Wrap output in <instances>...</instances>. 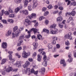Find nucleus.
Masks as SVG:
<instances>
[{"label":"nucleus","mask_w":76,"mask_h":76,"mask_svg":"<svg viewBox=\"0 0 76 76\" xmlns=\"http://www.w3.org/2000/svg\"><path fill=\"white\" fill-rule=\"evenodd\" d=\"M62 20H63V18L61 16L57 18V22H58V21L61 22V21H62Z\"/></svg>","instance_id":"15"},{"label":"nucleus","mask_w":76,"mask_h":76,"mask_svg":"<svg viewBox=\"0 0 76 76\" xmlns=\"http://www.w3.org/2000/svg\"><path fill=\"white\" fill-rule=\"evenodd\" d=\"M24 35H25V34H23L21 35V36H20L19 37V39L18 40V41H20V39H24V38L25 37H24Z\"/></svg>","instance_id":"14"},{"label":"nucleus","mask_w":76,"mask_h":76,"mask_svg":"<svg viewBox=\"0 0 76 76\" xmlns=\"http://www.w3.org/2000/svg\"><path fill=\"white\" fill-rule=\"evenodd\" d=\"M73 20V18L72 17H70L68 20V23H69L70 20Z\"/></svg>","instance_id":"34"},{"label":"nucleus","mask_w":76,"mask_h":76,"mask_svg":"<svg viewBox=\"0 0 76 76\" xmlns=\"http://www.w3.org/2000/svg\"><path fill=\"white\" fill-rule=\"evenodd\" d=\"M46 10H47V8L45 7H43L42 9V11L43 12H45Z\"/></svg>","instance_id":"57"},{"label":"nucleus","mask_w":76,"mask_h":76,"mask_svg":"<svg viewBox=\"0 0 76 76\" xmlns=\"http://www.w3.org/2000/svg\"><path fill=\"white\" fill-rule=\"evenodd\" d=\"M45 19V17L43 16H41L39 18V20L41 21L42 20V19Z\"/></svg>","instance_id":"43"},{"label":"nucleus","mask_w":76,"mask_h":76,"mask_svg":"<svg viewBox=\"0 0 76 76\" xmlns=\"http://www.w3.org/2000/svg\"><path fill=\"white\" fill-rule=\"evenodd\" d=\"M64 37L65 38H66V39H70V40H72V36H69V35H68L67 34H66L64 36Z\"/></svg>","instance_id":"10"},{"label":"nucleus","mask_w":76,"mask_h":76,"mask_svg":"<svg viewBox=\"0 0 76 76\" xmlns=\"http://www.w3.org/2000/svg\"><path fill=\"white\" fill-rule=\"evenodd\" d=\"M27 19H31L32 18V15H30L27 16L26 17Z\"/></svg>","instance_id":"39"},{"label":"nucleus","mask_w":76,"mask_h":76,"mask_svg":"<svg viewBox=\"0 0 76 76\" xmlns=\"http://www.w3.org/2000/svg\"><path fill=\"white\" fill-rule=\"evenodd\" d=\"M37 38L38 39L40 40V39H42V36L39 34L37 35Z\"/></svg>","instance_id":"22"},{"label":"nucleus","mask_w":76,"mask_h":76,"mask_svg":"<svg viewBox=\"0 0 76 76\" xmlns=\"http://www.w3.org/2000/svg\"><path fill=\"white\" fill-rule=\"evenodd\" d=\"M60 63L61 64H63V67H65L66 66V64L65 63V61L64 60V59H61Z\"/></svg>","instance_id":"8"},{"label":"nucleus","mask_w":76,"mask_h":76,"mask_svg":"<svg viewBox=\"0 0 76 76\" xmlns=\"http://www.w3.org/2000/svg\"><path fill=\"white\" fill-rule=\"evenodd\" d=\"M11 34H12V31L10 30H9L6 34V36H7V37H8V36H10V35H11Z\"/></svg>","instance_id":"17"},{"label":"nucleus","mask_w":76,"mask_h":76,"mask_svg":"<svg viewBox=\"0 0 76 76\" xmlns=\"http://www.w3.org/2000/svg\"><path fill=\"white\" fill-rule=\"evenodd\" d=\"M9 12L11 13H13V11L11 9V7H9Z\"/></svg>","instance_id":"36"},{"label":"nucleus","mask_w":76,"mask_h":76,"mask_svg":"<svg viewBox=\"0 0 76 76\" xmlns=\"http://www.w3.org/2000/svg\"><path fill=\"white\" fill-rule=\"evenodd\" d=\"M26 53H27L25 51H23L22 53V57H23V56L25 55Z\"/></svg>","instance_id":"52"},{"label":"nucleus","mask_w":76,"mask_h":76,"mask_svg":"<svg viewBox=\"0 0 76 76\" xmlns=\"http://www.w3.org/2000/svg\"><path fill=\"white\" fill-rule=\"evenodd\" d=\"M8 53L10 54L8 56V57L9 58V59L10 61H12V63L14 62V61H15V59L12 58V54H13V52L10 51L8 52Z\"/></svg>","instance_id":"3"},{"label":"nucleus","mask_w":76,"mask_h":76,"mask_svg":"<svg viewBox=\"0 0 76 76\" xmlns=\"http://www.w3.org/2000/svg\"><path fill=\"white\" fill-rule=\"evenodd\" d=\"M31 23V22L28 19H26L25 20V21L24 23V24L27 27L28 25H30Z\"/></svg>","instance_id":"2"},{"label":"nucleus","mask_w":76,"mask_h":76,"mask_svg":"<svg viewBox=\"0 0 76 76\" xmlns=\"http://www.w3.org/2000/svg\"><path fill=\"white\" fill-rule=\"evenodd\" d=\"M7 22H10V23H13V22H14V21H13V20L11 19H8L7 20Z\"/></svg>","instance_id":"29"},{"label":"nucleus","mask_w":76,"mask_h":76,"mask_svg":"<svg viewBox=\"0 0 76 76\" xmlns=\"http://www.w3.org/2000/svg\"><path fill=\"white\" fill-rule=\"evenodd\" d=\"M48 8L49 9H52L53 8V6L51 4H50L48 7Z\"/></svg>","instance_id":"44"},{"label":"nucleus","mask_w":76,"mask_h":76,"mask_svg":"<svg viewBox=\"0 0 76 76\" xmlns=\"http://www.w3.org/2000/svg\"><path fill=\"white\" fill-rule=\"evenodd\" d=\"M7 61V59H3L1 61V64H4Z\"/></svg>","instance_id":"18"},{"label":"nucleus","mask_w":76,"mask_h":76,"mask_svg":"<svg viewBox=\"0 0 76 76\" xmlns=\"http://www.w3.org/2000/svg\"><path fill=\"white\" fill-rule=\"evenodd\" d=\"M1 47L3 48L6 49L7 47V44L6 42H4L2 44Z\"/></svg>","instance_id":"6"},{"label":"nucleus","mask_w":76,"mask_h":76,"mask_svg":"<svg viewBox=\"0 0 76 76\" xmlns=\"http://www.w3.org/2000/svg\"><path fill=\"white\" fill-rule=\"evenodd\" d=\"M25 63L28 66H29V64H30V62H29V61H26Z\"/></svg>","instance_id":"47"},{"label":"nucleus","mask_w":76,"mask_h":76,"mask_svg":"<svg viewBox=\"0 0 76 76\" xmlns=\"http://www.w3.org/2000/svg\"><path fill=\"white\" fill-rule=\"evenodd\" d=\"M18 71V69H13L12 68V72H17Z\"/></svg>","instance_id":"55"},{"label":"nucleus","mask_w":76,"mask_h":76,"mask_svg":"<svg viewBox=\"0 0 76 76\" xmlns=\"http://www.w3.org/2000/svg\"><path fill=\"white\" fill-rule=\"evenodd\" d=\"M20 10V8L19 7H17L15 8V13H18L19 11Z\"/></svg>","instance_id":"28"},{"label":"nucleus","mask_w":76,"mask_h":76,"mask_svg":"<svg viewBox=\"0 0 76 76\" xmlns=\"http://www.w3.org/2000/svg\"><path fill=\"white\" fill-rule=\"evenodd\" d=\"M73 60V58H69V59H68V61L69 62H72Z\"/></svg>","instance_id":"46"},{"label":"nucleus","mask_w":76,"mask_h":76,"mask_svg":"<svg viewBox=\"0 0 76 76\" xmlns=\"http://www.w3.org/2000/svg\"><path fill=\"white\" fill-rule=\"evenodd\" d=\"M43 32H46L47 34L49 33V30L47 29H44L43 30Z\"/></svg>","instance_id":"25"},{"label":"nucleus","mask_w":76,"mask_h":76,"mask_svg":"<svg viewBox=\"0 0 76 76\" xmlns=\"http://www.w3.org/2000/svg\"><path fill=\"white\" fill-rule=\"evenodd\" d=\"M44 49L43 48H41L39 49L38 51L39 52H40V51H44Z\"/></svg>","instance_id":"61"},{"label":"nucleus","mask_w":76,"mask_h":76,"mask_svg":"<svg viewBox=\"0 0 76 76\" xmlns=\"http://www.w3.org/2000/svg\"><path fill=\"white\" fill-rule=\"evenodd\" d=\"M22 50V47H20L18 48L17 50V51H20V50Z\"/></svg>","instance_id":"56"},{"label":"nucleus","mask_w":76,"mask_h":76,"mask_svg":"<svg viewBox=\"0 0 76 76\" xmlns=\"http://www.w3.org/2000/svg\"><path fill=\"white\" fill-rule=\"evenodd\" d=\"M23 67L24 68H26V73H28V72H30V71L29 70V69L26 68L28 67V65L26 64L25 63V64L23 65Z\"/></svg>","instance_id":"7"},{"label":"nucleus","mask_w":76,"mask_h":76,"mask_svg":"<svg viewBox=\"0 0 76 76\" xmlns=\"http://www.w3.org/2000/svg\"><path fill=\"white\" fill-rule=\"evenodd\" d=\"M37 60L38 61H41V58H42V56H40V55L38 54L37 56Z\"/></svg>","instance_id":"11"},{"label":"nucleus","mask_w":76,"mask_h":76,"mask_svg":"<svg viewBox=\"0 0 76 76\" xmlns=\"http://www.w3.org/2000/svg\"><path fill=\"white\" fill-rule=\"evenodd\" d=\"M12 67H10L7 68L6 69V71L7 72H10V71H12Z\"/></svg>","instance_id":"19"},{"label":"nucleus","mask_w":76,"mask_h":76,"mask_svg":"<svg viewBox=\"0 0 76 76\" xmlns=\"http://www.w3.org/2000/svg\"><path fill=\"white\" fill-rule=\"evenodd\" d=\"M23 14H24V15H28V11L26 10H24Z\"/></svg>","instance_id":"23"},{"label":"nucleus","mask_w":76,"mask_h":76,"mask_svg":"<svg viewBox=\"0 0 76 76\" xmlns=\"http://www.w3.org/2000/svg\"><path fill=\"white\" fill-rule=\"evenodd\" d=\"M33 45L34 47V50H35L37 48V47H38V43L34 42L33 43Z\"/></svg>","instance_id":"12"},{"label":"nucleus","mask_w":76,"mask_h":76,"mask_svg":"<svg viewBox=\"0 0 76 76\" xmlns=\"http://www.w3.org/2000/svg\"><path fill=\"white\" fill-rule=\"evenodd\" d=\"M15 16L14 14H11L10 15V18H15Z\"/></svg>","instance_id":"42"},{"label":"nucleus","mask_w":76,"mask_h":76,"mask_svg":"<svg viewBox=\"0 0 76 76\" xmlns=\"http://www.w3.org/2000/svg\"><path fill=\"white\" fill-rule=\"evenodd\" d=\"M58 9L60 10H63L64 8L62 7H60L58 8Z\"/></svg>","instance_id":"50"},{"label":"nucleus","mask_w":76,"mask_h":76,"mask_svg":"<svg viewBox=\"0 0 76 76\" xmlns=\"http://www.w3.org/2000/svg\"><path fill=\"white\" fill-rule=\"evenodd\" d=\"M32 6L31 5H29L28 7V10L29 11L32 10Z\"/></svg>","instance_id":"38"},{"label":"nucleus","mask_w":76,"mask_h":76,"mask_svg":"<svg viewBox=\"0 0 76 76\" xmlns=\"http://www.w3.org/2000/svg\"><path fill=\"white\" fill-rule=\"evenodd\" d=\"M38 68V66L36 65H34L33 66V69H37Z\"/></svg>","instance_id":"62"},{"label":"nucleus","mask_w":76,"mask_h":76,"mask_svg":"<svg viewBox=\"0 0 76 76\" xmlns=\"http://www.w3.org/2000/svg\"><path fill=\"white\" fill-rule=\"evenodd\" d=\"M30 56V53L28 54V53H26V54L23 57L24 58H27V57H28V56Z\"/></svg>","instance_id":"24"},{"label":"nucleus","mask_w":76,"mask_h":76,"mask_svg":"<svg viewBox=\"0 0 76 76\" xmlns=\"http://www.w3.org/2000/svg\"><path fill=\"white\" fill-rule=\"evenodd\" d=\"M22 0H15V3L17 4L19 3Z\"/></svg>","instance_id":"37"},{"label":"nucleus","mask_w":76,"mask_h":76,"mask_svg":"<svg viewBox=\"0 0 76 76\" xmlns=\"http://www.w3.org/2000/svg\"><path fill=\"white\" fill-rule=\"evenodd\" d=\"M16 66L18 67H20L21 66V62L20 61H17L16 64Z\"/></svg>","instance_id":"13"},{"label":"nucleus","mask_w":76,"mask_h":76,"mask_svg":"<svg viewBox=\"0 0 76 76\" xmlns=\"http://www.w3.org/2000/svg\"><path fill=\"white\" fill-rule=\"evenodd\" d=\"M69 15L70 16L72 15V16H74L76 15V12L75 11H72L71 13H70Z\"/></svg>","instance_id":"21"},{"label":"nucleus","mask_w":76,"mask_h":76,"mask_svg":"<svg viewBox=\"0 0 76 76\" xmlns=\"http://www.w3.org/2000/svg\"><path fill=\"white\" fill-rule=\"evenodd\" d=\"M56 26V24H53L50 26V28H54Z\"/></svg>","instance_id":"32"},{"label":"nucleus","mask_w":76,"mask_h":76,"mask_svg":"<svg viewBox=\"0 0 76 76\" xmlns=\"http://www.w3.org/2000/svg\"><path fill=\"white\" fill-rule=\"evenodd\" d=\"M58 5H56L54 6V8L55 9L57 10L58 8Z\"/></svg>","instance_id":"64"},{"label":"nucleus","mask_w":76,"mask_h":76,"mask_svg":"<svg viewBox=\"0 0 76 76\" xmlns=\"http://www.w3.org/2000/svg\"><path fill=\"white\" fill-rule=\"evenodd\" d=\"M38 26V22H36L35 23L34 26H35V27H37V26Z\"/></svg>","instance_id":"51"},{"label":"nucleus","mask_w":76,"mask_h":76,"mask_svg":"<svg viewBox=\"0 0 76 76\" xmlns=\"http://www.w3.org/2000/svg\"><path fill=\"white\" fill-rule=\"evenodd\" d=\"M4 13L5 15H6L7 16H8V15H9V14H10L9 12L7 11H5L4 12Z\"/></svg>","instance_id":"35"},{"label":"nucleus","mask_w":76,"mask_h":76,"mask_svg":"<svg viewBox=\"0 0 76 76\" xmlns=\"http://www.w3.org/2000/svg\"><path fill=\"white\" fill-rule=\"evenodd\" d=\"M48 49H51L53 48V46L51 45V44H48Z\"/></svg>","instance_id":"27"},{"label":"nucleus","mask_w":76,"mask_h":76,"mask_svg":"<svg viewBox=\"0 0 76 76\" xmlns=\"http://www.w3.org/2000/svg\"><path fill=\"white\" fill-rule=\"evenodd\" d=\"M53 39H54V41H57V37H53Z\"/></svg>","instance_id":"54"},{"label":"nucleus","mask_w":76,"mask_h":76,"mask_svg":"<svg viewBox=\"0 0 76 76\" xmlns=\"http://www.w3.org/2000/svg\"><path fill=\"white\" fill-rule=\"evenodd\" d=\"M38 71H36L34 72V75H35L36 76H38Z\"/></svg>","instance_id":"45"},{"label":"nucleus","mask_w":76,"mask_h":76,"mask_svg":"<svg viewBox=\"0 0 76 76\" xmlns=\"http://www.w3.org/2000/svg\"><path fill=\"white\" fill-rule=\"evenodd\" d=\"M43 59L44 61H48V59H47V56L46 55H45L43 56Z\"/></svg>","instance_id":"26"},{"label":"nucleus","mask_w":76,"mask_h":76,"mask_svg":"<svg viewBox=\"0 0 76 76\" xmlns=\"http://www.w3.org/2000/svg\"><path fill=\"white\" fill-rule=\"evenodd\" d=\"M45 72V68L42 67L41 69V72L42 74H44Z\"/></svg>","instance_id":"20"},{"label":"nucleus","mask_w":76,"mask_h":76,"mask_svg":"<svg viewBox=\"0 0 76 76\" xmlns=\"http://www.w3.org/2000/svg\"><path fill=\"white\" fill-rule=\"evenodd\" d=\"M32 0H26L25 2L24 3V7H25L28 5V2H30Z\"/></svg>","instance_id":"9"},{"label":"nucleus","mask_w":76,"mask_h":76,"mask_svg":"<svg viewBox=\"0 0 76 76\" xmlns=\"http://www.w3.org/2000/svg\"><path fill=\"white\" fill-rule=\"evenodd\" d=\"M33 3V9H35V8H36V7H37V6H38V4L37 2V0H34Z\"/></svg>","instance_id":"4"},{"label":"nucleus","mask_w":76,"mask_h":76,"mask_svg":"<svg viewBox=\"0 0 76 76\" xmlns=\"http://www.w3.org/2000/svg\"><path fill=\"white\" fill-rule=\"evenodd\" d=\"M31 37V34H29L26 36V38H29Z\"/></svg>","instance_id":"63"},{"label":"nucleus","mask_w":76,"mask_h":76,"mask_svg":"<svg viewBox=\"0 0 76 76\" xmlns=\"http://www.w3.org/2000/svg\"><path fill=\"white\" fill-rule=\"evenodd\" d=\"M65 2H68V3L67 4V6L69 5V4H70V3H71V1H70L69 0H65Z\"/></svg>","instance_id":"41"},{"label":"nucleus","mask_w":76,"mask_h":76,"mask_svg":"<svg viewBox=\"0 0 76 76\" xmlns=\"http://www.w3.org/2000/svg\"><path fill=\"white\" fill-rule=\"evenodd\" d=\"M28 60L30 62H32L33 61V59L32 58H29L28 59Z\"/></svg>","instance_id":"59"},{"label":"nucleus","mask_w":76,"mask_h":76,"mask_svg":"<svg viewBox=\"0 0 76 76\" xmlns=\"http://www.w3.org/2000/svg\"><path fill=\"white\" fill-rule=\"evenodd\" d=\"M41 53L42 54V56H45V52L44 51H42L41 52Z\"/></svg>","instance_id":"48"},{"label":"nucleus","mask_w":76,"mask_h":76,"mask_svg":"<svg viewBox=\"0 0 76 76\" xmlns=\"http://www.w3.org/2000/svg\"><path fill=\"white\" fill-rule=\"evenodd\" d=\"M14 32H15V33H12V38H13L15 37H17L19 35V34L20 32V29L18 30V27L17 26H15L13 28Z\"/></svg>","instance_id":"1"},{"label":"nucleus","mask_w":76,"mask_h":76,"mask_svg":"<svg viewBox=\"0 0 76 76\" xmlns=\"http://www.w3.org/2000/svg\"><path fill=\"white\" fill-rule=\"evenodd\" d=\"M37 53H36V52H34L33 54V56L35 57V56H37Z\"/></svg>","instance_id":"60"},{"label":"nucleus","mask_w":76,"mask_h":76,"mask_svg":"<svg viewBox=\"0 0 76 76\" xmlns=\"http://www.w3.org/2000/svg\"><path fill=\"white\" fill-rule=\"evenodd\" d=\"M31 16L33 18H36V14L35 13H33L31 14Z\"/></svg>","instance_id":"33"},{"label":"nucleus","mask_w":76,"mask_h":76,"mask_svg":"<svg viewBox=\"0 0 76 76\" xmlns=\"http://www.w3.org/2000/svg\"><path fill=\"white\" fill-rule=\"evenodd\" d=\"M72 5H73V6H76V2H72Z\"/></svg>","instance_id":"58"},{"label":"nucleus","mask_w":76,"mask_h":76,"mask_svg":"<svg viewBox=\"0 0 76 76\" xmlns=\"http://www.w3.org/2000/svg\"><path fill=\"white\" fill-rule=\"evenodd\" d=\"M52 44L53 45H55L56 44V40H53V41L52 42Z\"/></svg>","instance_id":"53"},{"label":"nucleus","mask_w":76,"mask_h":76,"mask_svg":"<svg viewBox=\"0 0 76 76\" xmlns=\"http://www.w3.org/2000/svg\"><path fill=\"white\" fill-rule=\"evenodd\" d=\"M31 31H32L34 32V33H36L37 32V31H39V29H37L35 28H32L31 29Z\"/></svg>","instance_id":"16"},{"label":"nucleus","mask_w":76,"mask_h":76,"mask_svg":"<svg viewBox=\"0 0 76 76\" xmlns=\"http://www.w3.org/2000/svg\"><path fill=\"white\" fill-rule=\"evenodd\" d=\"M47 61H44L43 62V66H45L46 67L47 65Z\"/></svg>","instance_id":"30"},{"label":"nucleus","mask_w":76,"mask_h":76,"mask_svg":"<svg viewBox=\"0 0 76 76\" xmlns=\"http://www.w3.org/2000/svg\"><path fill=\"white\" fill-rule=\"evenodd\" d=\"M1 22H3L4 23V24H6L7 23V21L6 20H1Z\"/></svg>","instance_id":"40"},{"label":"nucleus","mask_w":76,"mask_h":76,"mask_svg":"<svg viewBox=\"0 0 76 76\" xmlns=\"http://www.w3.org/2000/svg\"><path fill=\"white\" fill-rule=\"evenodd\" d=\"M57 48H60V45L59 44H57L56 45Z\"/></svg>","instance_id":"49"},{"label":"nucleus","mask_w":76,"mask_h":76,"mask_svg":"<svg viewBox=\"0 0 76 76\" xmlns=\"http://www.w3.org/2000/svg\"><path fill=\"white\" fill-rule=\"evenodd\" d=\"M65 45L67 46H69L70 45V43L69 41L66 40L65 41Z\"/></svg>","instance_id":"31"},{"label":"nucleus","mask_w":76,"mask_h":76,"mask_svg":"<svg viewBox=\"0 0 76 76\" xmlns=\"http://www.w3.org/2000/svg\"><path fill=\"white\" fill-rule=\"evenodd\" d=\"M55 31L53 30H50V34H57L58 29L57 28H55Z\"/></svg>","instance_id":"5"}]
</instances>
